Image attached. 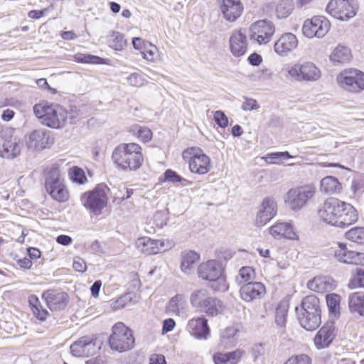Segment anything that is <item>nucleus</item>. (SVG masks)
Masks as SVG:
<instances>
[{
	"label": "nucleus",
	"instance_id": "1",
	"mask_svg": "<svg viewBox=\"0 0 364 364\" xmlns=\"http://www.w3.org/2000/svg\"><path fill=\"white\" fill-rule=\"evenodd\" d=\"M318 215L326 224L338 228H346L358 218L353 206L335 198L327 199L319 206Z\"/></svg>",
	"mask_w": 364,
	"mask_h": 364
},
{
	"label": "nucleus",
	"instance_id": "2",
	"mask_svg": "<svg viewBox=\"0 0 364 364\" xmlns=\"http://www.w3.org/2000/svg\"><path fill=\"white\" fill-rule=\"evenodd\" d=\"M141 147L136 143L121 144L113 151L112 159L121 169L136 171L142 165Z\"/></svg>",
	"mask_w": 364,
	"mask_h": 364
},
{
	"label": "nucleus",
	"instance_id": "3",
	"mask_svg": "<svg viewBox=\"0 0 364 364\" xmlns=\"http://www.w3.org/2000/svg\"><path fill=\"white\" fill-rule=\"evenodd\" d=\"M33 112L41 122L52 129H60L67 124L68 112L58 104L41 102L33 106Z\"/></svg>",
	"mask_w": 364,
	"mask_h": 364
},
{
	"label": "nucleus",
	"instance_id": "4",
	"mask_svg": "<svg viewBox=\"0 0 364 364\" xmlns=\"http://www.w3.org/2000/svg\"><path fill=\"white\" fill-rule=\"evenodd\" d=\"M297 319L302 328L306 331L317 328L321 322L320 301L317 296L309 295L305 296L300 307H296Z\"/></svg>",
	"mask_w": 364,
	"mask_h": 364
},
{
	"label": "nucleus",
	"instance_id": "5",
	"mask_svg": "<svg viewBox=\"0 0 364 364\" xmlns=\"http://www.w3.org/2000/svg\"><path fill=\"white\" fill-rule=\"evenodd\" d=\"M281 73L287 80L299 82H314L321 77L320 68L311 61L286 65Z\"/></svg>",
	"mask_w": 364,
	"mask_h": 364
},
{
	"label": "nucleus",
	"instance_id": "6",
	"mask_svg": "<svg viewBox=\"0 0 364 364\" xmlns=\"http://www.w3.org/2000/svg\"><path fill=\"white\" fill-rule=\"evenodd\" d=\"M198 277L211 283L214 291L225 292L228 289L221 263L216 259L202 262L198 268Z\"/></svg>",
	"mask_w": 364,
	"mask_h": 364
},
{
	"label": "nucleus",
	"instance_id": "7",
	"mask_svg": "<svg viewBox=\"0 0 364 364\" xmlns=\"http://www.w3.org/2000/svg\"><path fill=\"white\" fill-rule=\"evenodd\" d=\"M190 302L193 308L208 316H216L223 310V303L211 296L205 289L194 290L191 294Z\"/></svg>",
	"mask_w": 364,
	"mask_h": 364
},
{
	"label": "nucleus",
	"instance_id": "8",
	"mask_svg": "<svg viewBox=\"0 0 364 364\" xmlns=\"http://www.w3.org/2000/svg\"><path fill=\"white\" fill-rule=\"evenodd\" d=\"M109 191L106 185L99 184L93 190L85 192L80 196V201L87 210L98 215L107 204Z\"/></svg>",
	"mask_w": 364,
	"mask_h": 364
},
{
	"label": "nucleus",
	"instance_id": "9",
	"mask_svg": "<svg viewBox=\"0 0 364 364\" xmlns=\"http://www.w3.org/2000/svg\"><path fill=\"white\" fill-rule=\"evenodd\" d=\"M316 188L308 184L290 188L285 195L284 203L293 211L303 208L315 195Z\"/></svg>",
	"mask_w": 364,
	"mask_h": 364
},
{
	"label": "nucleus",
	"instance_id": "10",
	"mask_svg": "<svg viewBox=\"0 0 364 364\" xmlns=\"http://www.w3.org/2000/svg\"><path fill=\"white\" fill-rule=\"evenodd\" d=\"M109 344L112 350L118 352L132 349L134 344L132 331L122 322L115 323L109 338Z\"/></svg>",
	"mask_w": 364,
	"mask_h": 364
},
{
	"label": "nucleus",
	"instance_id": "11",
	"mask_svg": "<svg viewBox=\"0 0 364 364\" xmlns=\"http://www.w3.org/2000/svg\"><path fill=\"white\" fill-rule=\"evenodd\" d=\"M45 188L53 200L58 202H65L68 200V191L64 185L63 179L58 168H53L48 173Z\"/></svg>",
	"mask_w": 364,
	"mask_h": 364
},
{
	"label": "nucleus",
	"instance_id": "12",
	"mask_svg": "<svg viewBox=\"0 0 364 364\" xmlns=\"http://www.w3.org/2000/svg\"><path fill=\"white\" fill-rule=\"evenodd\" d=\"M184 159H188L189 169L192 173L203 175L210 171V159L202 149L191 147L183 152Z\"/></svg>",
	"mask_w": 364,
	"mask_h": 364
},
{
	"label": "nucleus",
	"instance_id": "13",
	"mask_svg": "<svg viewBox=\"0 0 364 364\" xmlns=\"http://www.w3.org/2000/svg\"><path fill=\"white\" fill-rule=\"evenodd\" d=\"M27 149L32 151H41L54 143L51 132L44 128L33 129L24 136Z\"/></svg>",
	"mask_w": 364,
	"mask_h": 364
},
{
	"label": "nucleus",
	"instance_id": "14",
	"mask_svg": "<svg viewBox=\"0 0 364 364\" xmlns=\"http://www.w3.org/2000/svg\"><path fill=\"white\" fill-rule=\"evenodd\" d=\"M338 85L350 92L364 90V73L357 69H346L337 76Z\"/></svg>",
	"mask_w": 364,
	"mask_h": 364
},
{
	"label": "nucleus",
	"instance_id": "15",
	"mask_svg": "<svg viewBox=\"0 0 364 364\" xmlns=\"http://www.w3.org/2000/svg\"><path fill=\"white\" fill-rule=\"evenodd\" d=\"M102 343L94 336H85L71 344L72 354L76 357H89L97 353Z\"/></svg>",
	"mask_w": 364,
	"mask_h": 364
},
{
	"label": "nucleus",
	"instance_id": "16",
	"mask_svg": "<svg viewBox=\"0 0 364 364\" xmlns=\"http://www.w3.org/2000/svg\"><path fill=\"white\" fill-rule=\"evenodd\" d=\"M275 32L274 23L267 20H259L250 27V39L259 45H266Z\"/></svg>",
	"mask_w": 364,
	"mask_h": 364
},
{
	"label": "nucleus",
	"instance_id": "17",
	"mask_svg": "<svg viewBox=\"0 0 364 364\" xmlns=\"http://www.w3.org/2000/svg\"><path fill=\"white\" fill-rule=\"evenodd\" d=\"M331 24L324 16H314L304 21L302 26V33L308 38H323L329 31Z\"/></svg>",
	"mask_w": 364,
	"mask_h": 364
},
{
	"label": "nucleus",
	"instance_id": "18",
	"mask_svg": "<svg viewBox=\"0 0 364 364\" xmlns=\"http://www.w3.org/2000/svg\"><path fill=\"white\" fill-rule=\"evenodd\" d=\"M326 11L341 21H348L356 14L354 4L348 0H331L327 4Z\"/></svg>",
	"mask_w": 364,
	"mask_h": 364
},
{
	"label": "nucleus",
	"instance_id": "19",
	"mask_svg": "<svg viewBox=\"0 0 364 364\" xmlns=\"http://www.w3.org/2000/svg\"><path fill=\"white\" fill-rule=\"evenodd\" d=\"M277 213V205L272 197H265L257 208L255 225L258 228L264 226Z\"/></svg>",
	"mask_w": 364,
	"mask_h": 364
},
{
	"label": "nucleus",
	"instance_id": "20",
	"mask_svg": "<svg viewBox=\"0 0 364 364\" xmlns=\"http://www.w3.org/2000/svg\"><path fill=\"white\" fill-rule=\"evenodd\" d=\"M136 245L140 252L150 255L168 250L171 244L166 240H154L149 237H144L136 240Z\"/></svg>",
	"mask_w": 364,
	"mask_h": 364
},
{
	"label": "nucleus",
	"instance_id": "21",
	"mask_svg": "<svg viewBox=\"0 0 364 364\" xmlns=\"http://www.w3.org/2000/svg\"><path fill=\"white\" fill-rule=\"evenodd\" d=\"M334 257L340 262L364 265V253L349 250L345 243H338V247L334 250Z\"/></svg>",
	"mask_w": 364,
	"mask_h": 364
},
{
	"label": "nucleus",
	"instance_id": "22",
	"mask_svg": "<svg viewBox=\"0 0 364 364\" xmlns=\"http://www.w3.org/2000/svg\"><path fill=\"white\" fill-rule=\"evenodd\" d=\"M42 298L51 311H61L64 309L69 301L68 295L58 289H49L44 291L42 294Z\"/></svg>",
	"mask_w": 364,
	"mask_h": 364
},
{
	"label": "nucleus",
	"instance_id": "23",
	"mask_svg": "<svg viewBox=\"0 0 364 364\" xmlns=\"http://www.w3.org/2000/svg\"><path fill=\"white\" fill-rule=\"evenodd\" d=\"M336 336L334 323H326L316 333L314 338V344L316 349L328 348Z\"/></svg>",
	"mask_w": 364,
	"mask_h": 364
},
{
	"label": "nucleus",
	"instance_id": "24",
	"mask_svg": "<svg viewBox=\"0 0 364 364\" xmlns=\"http://www.w3.org/2000/svg\"><path fill=\"white\" fill-rule=\"evenodd\" d=\"M298 45L299 40L296 35L287 32L281 35L274 43V50L279 56L286 57L294 50L298 47Z\"/></svg>",
	"mask_w": 364,
	"mask_h": 364
},
{
	"label": "nucleus",
	"instance_id": "25",
	"mask_svg": "<svg viewBox=\"0 0 364 364\" xmlns=\"http://www.w3.org/2000/svg\"><path fill=\"white\" fill-rule=\"evenodd\" d=\"M219 6L223 17L229 22H235L244 10L241 0H219Z\"/></svg>",
	"mask_w": 364,
	"mask_h": 364
},
{
	"label": "nucleus",
	"instance_id": "26",
	"mask_svg": "<svg viewBox=\"0 0 364 364\" xmlns=\"http://www.w3.org/2000/svg\"><path fill=\"white\" fill-rule=\"evenodd\" d=\"M229 44L230 50L235 57L243 56L247 51V38L242 30H235L232 32Z\"/></svg>",
	"mask_w": 364,
	"mask_h": 364
},
{
	"label": "nucleus",
	"instance_id": "27",
	"mask_svg": "<svg viewBox=\"0 0 364 364\" xmlns=\"http://www.w3.org/2000/svg\"><path fill=\"white\" fill-rule=\"evenodd\" d=\"M265 292V287L261 282H248L240 289V296L246 302L260 299Z\"/></svg>",
	"mask_w": 364,
	"mask_h": 364
},
{
	"label": "nucleus",
	"instance_id": "28",
	"mask_svg": "<svg viewBox=\"0 0 364 364\" xmlns=\"http://www.w3.org/2000/svg\"><path fill=\"white\" fill-rule=\"evenodd\" d=\"M269 234L274 238L284 237L291 240H298L299 235L290 223L277 222L269 228Z\"/></svg>",
	"mask_w": 364,
	"mask_h": 364
},
{
	"label": "nucleus",
	"instance_id": "29",
	"mask_svg": "<svg viewBox=\"0 0 364 364\" xmlns=\"http://www.w3.org/2000/svg\"><path fill=\"white\" fill-rule=\"evenodd\" d=\"M189 333L198 339H206L210 333L208 321L203 317L191 319L187 325Z\"/></svg>",
	"mask_w": 364,
	"mask_h": 364
},
{
	"label": "nucleus",
	"instance_id": "30",
	"mask_svg": "<svg viewBox=\"0 0 364 364\" xmlns=\"http://www.w3.org/2000/svg\"><path fill=\"white\" fill-rule=\"evenodd\" d=\"M21 151V139L11 136L6 139L0 149V156L6 159H13L20 155Z\"/></svg>",
	"mask_w": 364,
	"mask_h": 364
},
{
	"label": "nucleus",
	"instance_id": "31",
	"mask_svg": "<svg viewBox=\"0 0 364 364\" xmlns=\"http://www.w3.org/2000/svg\"><path fill=\"white\" fill-rule=\"evenodd\" d=\"M336 287L334 280L329 277H315L308 282V288L318 293H324L333 290Z\"/></svg>",
	"mask_w": 364,
	"mask_h": 364
},
{
	"label": "nucleus",
	"instance_id": "32",
	"mask_svg": "<svg viewBox=\"0 0 364 364\" xmlns=\"http://www.w3.org/2000/svg\"><path fill=\"white\" fill-rule=\"evenodd\" d=\"M200 259V255L195 251L188 250L181 252V269L187 274L191 273L196 263Z\"/></svg>",
	"mask_w": 364,
	"mask_h": 364
},
{
	"label": "nucleus",
	"instance_id": "33",
	"mask_svg": "<svg viewBox=\"0 0 364 364\" xmlns=\"http://www.w3.org/2000/svg\"><path fill=\"white\" fill-rule=\"evenodd\" d=\"M243 351L237 349L228 353H215L213 356L215 364H236L242 358Z\"/></svg>",
	"mask_w": 364,
	"mask_h": 364
},
{
	"label": "nucleus",
	"instance_id": "34",
	"mask_svg": "<svg viewBox=\"0 0 364 364\" xmlns=\"http://www.w3.org/2000/svg\"><path fill=\"white\" fill-rule=\"evenodd\" d=\"M348 307L351 312L364 316V292L356 291L348 296Z\"/></svg>",
	"mask_w": 364,
	"mask_h": 364
},
{
	"label": "nucleus",
	"instance_id": "35",
	"mask_svg": "<svg viewBox=\"0 0 364 364\" xmlns=\"http://www.w3.org/2000/svg\"><path fill=\"white\" fill-rule=\"evenodd\" d=\"M330 60L334 63H346L351 58V52L349 48L343 45H338L329 56Z\"/></svg>",
	"mask_w": 364,
	"mask_h": 364
},
{
	"label": "nucleus",
	"instance_id": "36",
	"mask_svg": "<svg viewBox=\"0 0 364 364\" xmlns=\"http://www.w3.org/2000/svg\"><path fill=\"white\" fill-rule=\"evenodd\" d=\"M238 330L234 326H229L220 333V345L224 348H230L237 342V333Z\"/></svg>",
	"mask_w": 364,
	"mask_h": 364
},
{
	"label": "nucleus",
	"instance_id": "37",
	"mask_svg": "<svg viewBox=\"0 0 364 364\" xmlns=\"http://www.w3.org/2000/svg\"><path fill=\"white\" fill-rule=\"evenodd\" d=\"M294 9L293 0H279L275 6V14L278 18H287Z\"/></svg>",
	"mask_w": 364,
	"mask_h": 364
},
{
	"label": "nucleus",
	"instance_id": "38",
	"mask_svg": "<svg viewBox=\"0 0 364 364\" xmlns=\"http://www.w3.org/2000/svg\"><path fill=\"white\" fill-rule=\"evenodd\" d=\"M321 191L326 193H335L340 191L341 185L333 176H326L320 183Z\"/></svg>",
	"mask_w": 364,
	"mask_h": 364
},
{
	"label": "nucleus",
	"instance_id": "39",
	"mask_svg": "<svg viewBox=\"0 0 364 364\" xmlns=\"http://www.w3.org/2000/svg\"><path fill=\"white\" fill-rule=\"evenodd\" d=\"M160 182H169L172 183H181L183 186L191 185L192 182L181 177L175 171L167 169L162 176L159 178Z\"/></svg>",
	"mask_w": 364,
	"mask_h": 364
},
{
	"label": "nucleus",
	"instance_id": "40",
	"mask_svg": "<svg viewBox=\"0 0 364 364\" xmlns=\"http://www.w3.org/2000/svg\"><path fill=\"white\" fill-rule=\"evenodd\" d=\"M28 303L35 317L40 321H45L48 315V312L42 308L38 298L35 295H31L28 297Z\"/></svg>",
	"mask_w": 364,
	"mask_h": 364
},
{
	"label": "nucleus",
	"instance_id": "41",
	"mask_svg": "<svg viewBox=\"0 0 364 364\" xmlns=\"http://www.w3.org/2000/svg\"><path fill=\"white\" fill-rule=\"evenodd\" d=\"M129 132L143 142L149 141L152 139V132L146 127L134 124L130 127Z\"/></svg>",
	"mask_w": 364,
	"mask_h": 364
},
{
	"label": "nucleus",
	"instance_id": "42",
	"mask_svg": "<svg viewBox=\"0 0 364 364\" xmlns=\"http://www.w3.org/2000/svg\"><path fill=\"white\" fill-rule=\"evenodd\" d=\"M289 305L287 301H281L275 311V323L277 326L284 327L287 322V316Z\"/></svg>",
	"mask_w": 364,
	"mask_h": 364
},
{
	"label": "nucleus",
	"instance_id": "43",
	"mask_svg": "<svg viewBox=\"0 0 364 364\" xmlns=\"http://www.w3.org/2000/svg\"><path fill=\"white\" fill-rule=\"evenodd\" d=\"M109 46L117 51L123 50L127 45L124 36L119 32H113L109 40Z\"/></svg>",
	"mask_w": 364,
	"mask_h": 364
},
{
	"label": "nucleus",
	"instance_id": "44",
	"mask_svg": "<svg viewBox=\"0 0 364 364\" xmlns=\"http://www.w3.org/2000/svg\"><path fill=\"white\" fill-rule=\"evenodd\" d=\"M185 305L184 296L177 294L172 297L167 306V311L172 314H178L180 309H183Z\"/></svg>",
	"mask_w": 364,
	"mask_h": 364
},
{
	"label": "nucleus",
	"instance_id": "45",
	"mask_svg": "<svg viewBox=\"0 0 364 364\" xmlns=\"http://www.w3.org/2000/svg\"><path fill=\"white\" fill-rule=\"evenodd\" d=\"M347 240L362 245L364 244V228H353L345 233Z\"/></svg>",
	"mask_w": 364,
	"mask_h": 364
},
{
	"label": "nucleus",
	"instance_id": "46",
	"mask_svg": "<svg viewBox=\"0 0 364 364\" xmlns=\"http://www.w3.org/2000/svg\"><path fill=\"white\" fill-rule=\"evenodd\" d=\"M327 306L329 312L334 315L340 312V301L341 297L336 294H329L326 296Z\"/></svg>",
	"mask_w": 364,
	"mask_h": 364
},
{
	"label": "nucleus",
	"instance_id": "47",
	"mask_svg": "<svg viewBox=\"0 0 364 364\" xmlns=\"http://www.w3.org/2000/svg\"><path fill=\"white\" fill-rule=\"evenodd\" d=\"M74 60L77 63H94L101 64L103 63L104 59L90 54L76 53L74 55Z\"/></svg>",
	"mask_w": 364,
	"mask_h": 364
},
{
	"label": "nucleus",
	"instance_id": "48",
	"mask_svg": "<svg viewBox=\"0 0 364 364\" xmlns=\"http://www.w3.org/2000/svg\"><path fill=\"white\" fill-rule=\"evenodd\" d=\"M127 83L133 87H140L146 84V76L142 73H133L127 77Z\"/></svg>",
	"mask_w": 364,
	"mask_h": 364
},
{
	"label": "nucleus",
	"instance_id": "49",
	"mask_svg": "<svg viewBox=\"0 0 364 364\" xmlns=\"http://www.w3.org/2000/svg\"><path fill=\"white\" fill-rule=\"evenodd\" d=\"M348 287L350 289L364 288V269L357 268L353 277L350 279Z\"/></svg>",
	"mask_w": 364,
	"mask_h": 364
},
{
	"label": "nucleus",
	"instance_id": "50",
	"mask_svg": "<svg viewBox=\"0 0 364 364\" xmlns=\"http://www.w3.org/2000/svg\"><path fill=\"white\" fill-rule=\"evenodd\" d=\"M255 271L250 267H242L236 277L237 282L240 284L243 282H250L249 281L254 278Z\"/></svg>",
	"mask_w": 364,
	"mask_h": 364
},
{
	"label": "nucleus",
	"instance_id": "51",
	"mask_svg": "<svg viewBox=\"0 0 364 364\" xmlns=\"http://www.w3.org/2000/svg\"><path fill=\"white\" fill-rule=\"evenodd\" d=\"M293 158L288 151L274 152L267 154L266 161L269 164H280L285 159Z\"/></svg>",
	"mask_w": 364,
	"mask_h": 364
},
{
	"label": "nucleus",
	"instance_id": "52",
	"mask_svg": "<svg viewBox=\"0 0 364 364\" xmlns=\"http://www.w3.org/2000/svg\"><path fill=\"white\" fill-rule=\"evenodd\" d=\"M284 364H312L311 358L305 353L291 356Z\"/></svg>",
	"mask_w": 364,
	"mask_h": 364
},
{
	"label": "nucleus",
	"instance_id": "53",
	"mask_svg": "<svg viewBox=\"0 0 364 364\" xmlns=\"http://www.w3.org/2000/svg\"><path fill=\"white\" fill-rule=\"evenodd\" d=\"M158 48L156 46L149 43V44L140 53L142 58L148 62H154L156 59V53Z\"/></svg>",
	"mask_w": 364,
	"mask_h": 364
},
{
	"label": "nucleus",
	"instance_id": "54",
	"mask_svg": "<svg viewBox=\"0 0 364 364\" xmlns=\"http://www.w3.org/2000/svg\"><path fill=\"white\" fill-rule=\"evenodd\" d=\"M71 179L80 184H83L87 181L84 171L78 167H73L70 172Z\"/></svg>",
	"mask_w": 364,
	"mask_h": 364
},
{
	"label": "nucleus",
	"instance_id": "55",
	"mask_svg": "<svg viewBox=\"0 0 364 364\" xmlns=\"http://www.w3.org/2000/svg\"><path fill=\"white\" fill-rule=\"evenodd\" d=\"M244 102L241 106V109L243 111H253L258 110L259 109V105H258L256 100L243 96Z\"/></svg>",
	"mask_w": 364,
	"mask_h": 364
},
{
	"label": "nucleus",
	"instance_id": "56",
	"mask_svg": "<svg viewBox=\"0 0 364 364\" xmlns=\"http://www.w3.org/2000/svg\"><path fill=\"white\" fill-rule=\"evenodd\" d=\"M132 300V294L131 293L125 294L116 300L114 307L117 309L124 308L128 306Z\"/></svg>",
	"mask_w": 364,
	"mask_h": 364
},
{
	"label": "nucleus",
	"instance_id": "57",
	"mask_svg": "<svg viewBox=\"0 0 364 364\" xmlns=\"http://www.w3.org/2000/svg\"><path fill=\"white\" fill-rule=\"evenodd\" d=\"M214 120L221 128H225L228 125V119L226 115L222 111H216L214 113Z\"/></svg>",
	"mask_w": 364,
	"mask_h": 364
},
{
	"label": "nucleus",
	"instance_id": "58",
	"mask_svg": "<svg viewBox=\"0 0 364 364\" xmlns=\"http://www.w3.org/2000/svg\"><path fill=\"white\" fill-rule=\"evenodd\" d=\"M154 220L156 223V225L160 228L166 225L168 221L166 214L161 211L157 212L154 214Z\"/></svg>",
	"mask_w": 364,
	"mask_h": 364
},
{
	"label": "nucleus",
	"instance_id": "59",
	"mask_svg": "<svg viewBox=\"0 0 364 364\" xmlns=\"http://www.w3.org/2000/svg\"><path fill=\"white\" fill-rule=\"evenodd\" d=\"M73 267L79 272H84L87 269L86 262L80 257H75L73 259Z\"/></svg>",
	"mask_w": 364,
	"mask_h": 364
},
{
	"label": "nucleus",
	"instance_id": "60",
	"mask_svg": "<svg viewBox=\"0 0 364 364\" xmlns=\"http://www.w3.org/2000/svg\"><path fill=\"white\" fill-rule=\"evenodd\" d=\"M149 42L143 40L141 38L135 37L132 38V45L135 50H139L140 53L146 48Z\"/></svg>",
	"mask_w": 364,
	"mask_h": 364
},
{
	"label": "nucleus",
	"instance_id": "61",
	"mask_svg": "<svg viewBox=\"0 0 364 364\" xmlns=\"http://www.w3.org/2000/svg\"><path fill=\"white\" fill-rule=\"evenodd\" d=\"M351 188L354 193L362 192L364 190V178L360 177L353 180Z\"/></svg>",
	"mask_w": 364,
	"mask_h": 364
},
{
	"label": "nucleus",
	"instance_id": "62",
	"mask_svg": "<svg viewBox=\"0 0 364 364\" xmlns=\"http://www.w3.org/2000/svg\"><path fill=\"white\" fill-rule=\"evenodd\" d=\"M251 353L254 359L257 360L264 354V348L261 343L255 344L252 348Z\"/></svg>",
	"mask_w": 364,
	"mask_h": 364
},
{
	"label": "nucleus",
	"instance_id": "63",
	"mask_svg": "<svg viewBox=\"0 0 364 364\" xmlns=\"http://www.w3.org/2000/svg\"><path fill=\"white\" fill-rule=\"evenodd\" d=\"M248 62L252 65L258 66L262 62V58L260 55L254 53L248 57Z\"/></svg>",
	"mask_w": 364,
	"mask_h": 364
},
{
	"label": "nucleus",
	"instance_id": "64",
	"mask_svg": "<svg viewBox=\"0 0 364 364\" xmlns=\"http://www.w3.org/2000/svg\"><path fill=\"white\" fill-rule=\"evenodd\" d=\"M149 364H166L165 357L162 355L152 354L149 358Z\"/></svg>",
	"mask_w": 364,
	"mask_h": 364
}]
</instances>
